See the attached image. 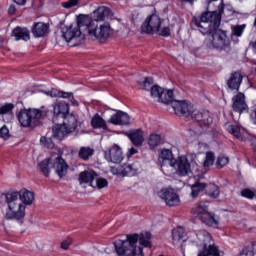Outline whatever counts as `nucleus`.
<instances>
[{"label":"nucleus","instance_id":"57","mask_svg":"<svg viewBox=\"0 0 256 256\" xmlns=\"http://www.w3.org/2000/svg\"><path fill=\"white\" fill-rule=\"evenodd\" d=\"M212 1H217V0H208V5H211Z\"/></svg>","mask_w":256,"mask_h":256},{"label":"nucleus","instance_id":"36","mask_svg":"<svg viewBox=\"0 0 256 256\" xmlns=\"http://www.w3.org/2000/svg\"><path fill=\"white\" fill-rule=\"evenodd\" d=\"M173 90H166L162 88V94L160 96V103H171L173 106Z\"/></svg>","mask_w":256,"mask_h":256},{"label":"nucleus","instance_id":"21","mask_svg":"<svg viewBox=\"0 0 256 256\" xmlns=\"http://www.w3.org/2000/svg\"><path fill=\"white\" fill-rule=\"evenodd\" d=\"M45 95H48V97H60L62 99H69L70 103L74 105V107H79V102L75 100L73 93L71 92H63L57 89H51L46 91Z\"/></svg>","mask_w":256,"mask_h":256},{"label":"nucleus","instance_id":"31","mask_svg":"<svg viewBox=\"0 0 256 256\" xmlns=\"http://www.w3.org/2000/svg\"><path fill=\"white\" fill-rule=\"evenodd\" d=\"M38 169L40 173H43V175H45V177H49L51 169H53V161L51 160V156L41 161L38 164Z\"/></svg>","mask_w":256,"mask_h":256},{"label":"nucleus","instance_id":"13","mask_svg":"<svg viewBox=\"0 0 256 256\" xmlns=\"http://www.w3.org/2000/svg\"><path fill=\"white\" fill-rule=\"evenodd\" d=\"M161 29V18L152 14L148 16L141 26L142 33H147L148 35H155V33H159Z\"/></svg>","mask_w":256,"mask_h":256},{"label":"nucleus","instance_id":"16","mask_svg":"<svg viewBox=\"0 0 256 256\" xmlns=\"http://www.w3.org/2000/svg\"><path fill=\"white\" fill-rule=\"evenodd\" d=\"M51 161L54 173H56L60 179H63V177L67 175V171H69V165H67V162H65L59 154L52 155Z\"/></svg>","mask_w":256,"mask_h":256},{"label":"nucleus","instance_id":"28","mask_svg":"<svg viewBox=\"0 0 256 256\" xmlns=\"http://www.w3.org/2000/svg\"><path fill=\"white\" fill-rule=\"evenodd\" d=\"M127 135L135 147H141L145 141V137H143V132L141 129L132 130L128 132Z\"/></svg>","mask_w":256,"mask_h":256},{"label":"nucleus","instance_id":"41","mask_svg":"<svg viewBox=\"0 0 256 256\" xmlns=\"http://www.w3.org/2000/svg\"><path fill=\"white\" fill-rule=\"evenodd\" d=\"M238 256H255V248L253 244L245 246Z\"/></svg>","mask_w":256,"mask_h":256},{"label":"nucleus","instance_id":"46","mask_svg":"<svg viewBox=\"0 0 256 256\" xmlns=\"http://www.w3.org/2000/svg\"><path fill=\"white\" fill-rule=\"evenodd\" d=\"M79 5V0H68L62 3L64 9H71L72 7H77Z\"/></svg>","mask_w":256,"mask_h":256},{"label":"nucleus","instance_id":"11","mask_svg":"<svg viewBox=\"0 0 256 256\" xmlns=\"http://www.w3.org/2000/svg\"><path fill=\"white\" fill-rule=\"evenodd\" d=\"M82 27L85 28V25L79 23L78 16L76 24H72L63 29L62 37L65 39L66 43H71V47H77V45L85 39L83 32H81Z\"/></svg>","mask_w":256,"mask_h":256},{"label":"nucleus","instance_id":"50","mask_svg":"<svg viewBox=\"0 0 256 256\" xmlns=\"http://www.w3.org/2000/svg\"><path fill=\"white\" fill-rule=\"evenodd\" d=\"M159 35H161V37H169V35H171V29H169V27H164L160 32Z\"/></svg>","mask_w":256,"mask_h":256},{"label":"nucleus","instance_id":"43","mask_svg":"<svg viewBox=\"0 0 256 256\" xmlns=\"http://www.w3.org/2000/svg\"><path fill=\"white\" fill-rule=\"evenodd\" d=\"M228 164H229V157L225 155H221L217 158V161H216L217 169H223V167H225V165H228Z\"/></svg>","mask_w":256,"mask_h":256},{"label":"nucleus","instance_id":"27","mask_svg":"<svg viewBox=\"0 0 256 256\" xmlns=\"http://www.w3.org/2000/svg\"><path fill=\"white\" fill-rule=\"evenodd\" d=\"M12 37H15L16 41H29L31 39L29 29L19 26L13 29Z\"/></svg>","mask_w":256,"mask_h":256},{"label":"nucleus","instance_id":"4","mask_svg":"<svg viewBox=\"0 0 256 256\" xmlns=\"http://www.w3.org/2000/svg\"><path fill=\"white\" fill-rule=\"evenodd\" d=\"M80 25H85L86 33L92 39H97V41H107L113 33V28H111V23L106 22H93L89 15L80 14L79 15Z\"/></svg>","mask_w":256,"mask_h":256},{"label":"nucleus","instance_id":"56","mask_svg":"<svg viewBox=\"0 0 256 256\" xmlns=\"http://www.w3.org/2000/svg\"><path fill=\"white\" fill-rule=\"evenodd\" d=\"M185 1L186 3H193V0H182Z\"/></svg>","mask_w":256,"mask_h":256},{"label":"nucleus","instance_id":"5","mask_svg":"<svg viewBox=\"0 0 256 256\" xmlns=\"http://www.w3.org/2000/svg\"><path fill=\"white\" fill-rule=\"evenodd\" d=\"M5 203L7 208L4 214V219L7 221H18L19 223H23L27 216V207L21 203L17 192L6 194Z\"/></svg>","mask_w":256,"mask_h":256},{"label":"nucleus","instance_id":"35","mask_svg":"<svg viewBox=\"0 0 256 256\" xmlns=\"http://www.w3.org/2000/svg\"><path fill=\"white\" fill-rule=\"evenodd\" d=\"M109 186V182L107 181V179L103 178V177H99L96 174V177L94 178V182H92V188L93 189H105V187Z\"/></svg>","mask_w":256,"mask_h":256},{"label":"nucleus","instance_id":"45","mask_svg":"<svg viewBox=\"0 0 256 256\" xmlns=\"http://www.w3.org/2000/svg\"><path fill=\"white\" fill-rule=\"evenodd\" d=\"M113 253V247H107L104 251L96 250L94 256H111Z\"/></svg>","mask_w":256,"mask_h":256},{"label":"nucleus","instance_id":"24","mask_svg":"<svg viewBox=\"0 0 256 256\" xmlns=\"http://www.w3.org/2000/svg\"><path fill=\"white\" fill-rule=\"evenodd\" d=\"M54 115L58 117H62V119H69V117H73V115H69V104L67 102L61 101L54 105Z\"/></svg>","mask_w":256,"mask_h":256},{"label":"nucleus","instance_id":"3","mask_svg":"<svg viewBox=\"0 0 256 256\" xmlns=\"http://www.w3.org/2000/svg\"><path fill=\"white\" fill-rule=\"evenodd\" d=\"M172 109L174 110L175 115L182 117H189L192 115V119L201 127L202 131L209 129V125L213 123V118L209 111H193V105L187 101L174 100L172 102Z\"/></svg>","mask_w":256,"mask_h":256},{"label":"nucleus","instance_id":"39","mask_svg":"<svg viewBox=\"0 0 256 256\" xmlns=\"http://www.w3.org/2000/svg\"><path fill=\"white\" fill-rule=\"evenodd\" d=\"M150 93H151V97H152V99H154V101H160L161 100V95L163 93V88H161L157 85H154L151 88Z\"/></svg>","mask_w":256,"mask_h":256},{"label":"nucleus","instance_id":"55","mask_svg":"<svg viewBox=\"0 0 256 256\" xmlns=\"http://www.w3.org/2000/svg\"><path fill=\"white\" fill-rule=\"evenodd\" d=\"M251 121L254 123V125H256V111L251 113Z\"/></svg>","mask_w":256,"mask_h":256},{"label":"nucleus","instance_id":"15","mask_svg":"<svg viewBox=\"0 0 256 256\" xmlns=\"http://www.w3.org/2000/svg\"><path fill=\"white\" fill-rule=\"evenodd\" d=\"M158 196L168 207H177L181 203L179 194L172 188H163L158 192Z\"/></svg>","mask_w":256,"mask_h":256},{"label":"nucleus","instance_id":"1","mask_svg":"<svg viewBox=\"0 0 256 256\" xmlns=\"http://www.w3.org/2000/svg\"><path fill=\"white\" fill-rule=\"evenodd\" d=\"M225 5L223 2L218 5V9L212 12H205L199 19L194 17L192 23L199 27L200 33L207 35L205 45L208 49H216V51H228L230 50L231 42L227 37V32L217 29L221 25V15H223V9Z\"/></svg>","mask_w":256,"mask_h":256},{"label":"nucleus","instance_id":"18","mask_svg":"<svg viewBox=\"0 0 256 256\" xmlns=\"http://www.w3.org/2000/svg\"><path fill=\"white\" fill-rule=\"evenodd\" d=\"M106 161L110 163H121L123 161V150L119 145L114 144L108 151L104 152Z\"/></svg>","mask_w":256,"mask_h":256},{"label":"nucleus","instance_id":"20","mask_svg":"<svg viewBox=\"0 0 256 256\" xmlns=\"http://www.w3.org/2000/svg\"><path fill=\"white\" fill-rule=\"evenodd\" d=\"M109 123L112 125H131V116L127 112L117 111L110 117Z\"/></svg>","mask_w":256,"mask_h":256},{"label":"nucleus","instance_id":"38","mask_svg":"<svg viewBox=\"0 0 256 256\" xmlns=\"http://www.w3.org/2000/svg\"><path fill=\"white\" fill-rule=\"evenodd\" d=\"M215 163V153L209 151L206 152V157L203 162L204 169H208V167H211Z\"/></svg>","mask_w":256,"mask_h":256},{"label":"nucleus","instance_id":"30","mask_svg":"<svg viewBox=\"0 0 256 256\" xmlns=\"http://www.w3.org/2000/svg\"><path fill=\"white\" fill-rule=\"evenodd\" d=\"M243 82V76H241L240 73L235 72L231 74L227 85L230 89H235L236 91H239V87H241V83Z\"/></svg>","mask_w":256,"mask_h":256},{"label":"nucleus","instance_id":"22","mask_svg":"<svg viewBox=\"0 0 256 256\" xmlns=\"http://www.w3.org/2000/svg\"><path fill=\"white\" fill-rule=\"evenodd\" d=\"M233 111L236 113H243V111H247L248 106L247 102H245V94L239 92L236 96L233 97Z\"/></svg>","mask_w":256,"mask_h":256},{"label":"nucleus","instance_id":"26","mask_svg":"<svg viewBox=\"0 0 256 256\" xmlns=\"http://www.w3.org/2000/svg\"><path fill=\"white\" fill-rule=\"evenodd\" d=\"M96 175L97 173L93 170L83 171L79 174L78 181L80 185H89L90 187H93Z\"/></svg>","mask_w":256,"mask_h":256},{"label":"nucleus","instance_id":"49","mask_svg":"<svg viewBox=\"0 0 256 256\" xmlns=\"http://www.w3.org/2000/svg\"><path fill=\"white\" fill-rule=\"evenodd\" d=\"M73 243V239L67 238L66 240H63L61 243V249L67 250Z\"/></svg>","mask_w":256,"mask_h":256},{"label":"nucleus","instance_id":"33","mask_svg":"<svg viewBox=\"0 0 256 256\" xmlns=\"http://www.w3.org/2000/svg\"><path fill=\"white\" fill-rule=\"evenodd\" d=\"M93 129H107V122L99 114H95L91 120Z\"/></svg>","mask_w":256,"mask_h":256},{"label":"nucleus","instance_id":"8","mask_svg":"<svg viewBox=\"0 0 256 256\" xmlns=\"http://www.w3.org/2000/svg\"><path fill=\"white\" fill-rule=\"evenodd\" d=\"M191 215L194 219H200L204 225L213 227V229L219 228V216L209 212V203L200 202L191 210Z\"/></svg>","mask_w":256,"mask_h":256},{"label":"nucleus","instance_id":"12","mask_svg":"<svg viewBox=\"0 0 256 256\" xmlns=\"http://www.w3.org/2000/svg\"><path fill=\"white\" fill-rule=\"evenodd\" d=\"M141 169V164L139 162H134L132 164H123L111 167V173L117 175L118 177H134L139 173Z\"/></svg>","mask_w":256,"mask_h":256},{"label":"nucleus","instance_id":"44","mask_svg":"<svg viewBox=\"0 0 256 256\" xmlns=\"http://www.w3.org/2000/svg\"><path fill=\"white\" fill-rule=\"evenodd\" d=\"M245 27V24L232 26V35L234 37H241V35H243V31H245Z\"/></svg>","mask_w":256,"mask_h":256},{"label":"nucleus","instance_id":"29","mask_svg":"<svg viewBox=\"0 0 256 256\" xmlns=\"http://www.w3.org/2000/svg\"><path fill=\"white\" fill-rule=\"evenodd\" d=\"M15 106L13 104H5L0 107V115H2L3 121L5 123H11L13 121V108Z\"/></svg>","mask_w":256,"mask_h":256},{"label":"nucleus","instance_id":"37","mask_svg":"<svg viewBox=\"0 0 256 256\" xmlns=\"http://www.w3.org/2000/svg\"><path fill=\"white\" fill-rule=\"evenodd\" d=\"M160 144H161V135L151 134L148 139V145L150 149H155L156 147H159Z\"/></svg>","mask_w":256,"mask_h":256},{"label":"nucleus","instance_id":"25","mask_svg":"<svg viewBox=\"0 0 256 256\" xmlns=\"http://www.w3.org/2000/svg\"><path fill=\"white\" fill-rule=\"evenodd\" d=\"M49 33V24L45 22H36L32 27V35L39 39L45 37Z\"/></svg>","mask_w":256,"mask_h":256},{"label":"nucleus","instance_id":"52","mask_svg":"<svg viewBox=\"0 0 256 256\" xmlns=\"http://www.w3.org/2000/svg\"><path fill=\"white\" fill-rule=\"evenodd\" d=\"M250 47L253 49V53L256 55V40L250 42Z\"/></svg>","mask_w":256,"mask_h":256},{"label":"nucleus","instance_id":"2","mask_svg":"<svg viewBox=\"0 0 256 256\" xmlns=\"http://www.w3.org/2000/svg\"><path fill=\"white\" fill-rule=\"evenodd\" d=\"M144 247H151V233L129 234L125 240H116L114 249L118 256H145Z\"/></svg>","mask_w":256,"mask_h":256},{"label":"nucleus","instance_id":"54","mask_svg":"<svg viewBox=\"0 0 256 256\" xmlns=\"http://www.w3.org/2000/svg\"><path fill=\"white\" fill-rule=\"evenodd\" d=\"M16 5H25L27 3V0H13Z\"/></svg>","mask_w":256,"mask_h":256},{"label":"nucleus","instance_id":"32","mask_svg":"<svg viewBox=\"0 0 256 256\" xmlns=\"http://www.w3.org/2000/svg\"><path fill=\"white\" fill-rule=\"evenodd\" d=\"M227 131L237 139H243V135H245V132H246L245 128L239 125H228Z\"/></svg>","mask_w":256,"mask_h":256},{"label":"nucleus","instance_id":"10","mask_svg":"<svg viewBox=\"0 0 256 256\" xmlns=\"http://www.w3.org/2000/svg\"><path fill=\"white\" fill-rule=\"evenodd\" d=\"M77 130V118L75 116H69L65 119L63 124H55L52 128V135L54 139L63 141L70 133H75Z\"/></svg>","mask_w":256,"mask_h":256},{"label":"nucleus","instance_id":"34","mask_svg":"<svg viewBox=\"0 0 256 256\" xmlns=\"http://www.w3.org/2000/svg\"><path fill=\"white\" fill-rule=\"evenodd\" d=\"M95 151L91 147H81L78 153V157L83 161H89L90 157H93Z\"/></svg>","mask_w":256,"mask_h":256},{"label":"nucleus","instance_id":"42","mask_svg":"<svg viewBox=\"0 0 256 256\" xmlns=\"http://www.w3.org/2000/svg\"><path fill=\"white\" fill-rule=\"evenodd\" d=\"M140 89H143L144 91H151V88L153 87V78L147 77L145 80L141 83H139Z\"/></svg>","mask_w":256,"mask_h":256},{"label":"nucleus","instance_id":"40","mask_svg":"<svg viewBox=\"0 0 256 256\" xmlns=\"http://www.w3.org/2000/svg\"><path fill=\"white\" fill-rule=\"evenodd\" d=\"M40 144L43 147H46V149H55V143H53V139L52 138H47L45 136H41Z\"/></svg>","mask_w":256,"mask_h":256},{"label":"nucleus","instance_id":"23","mask_svg":"<svg viewBox=\"0 0 256 256\" xmlns=\"http://www.w3.org/2000/svg\"><path fill=\"white\" fill-rule=\"evenodd\" d=\"M187 233L185 232V228L176 227L172 230V243L173 245H180L181 249H183V243H185Z\"/></svg>","mask_w":256,"mask_h":256},{"label":"nucleus","instance_id":"48","mask_svg":"<svg viewBox=\"0 0 256 256\" xmlns=\"http://www.w3.org/2000/svg\"><path fill=\"white\" fill-rule=\"evenodd\" d=\"M0 137H2V139H9V128H7V126H2L0 128Z\"/></svg>","mask_w":256,"mask_h":256},{"label":"nucleus","instance_id":"47","mask_svg":"<svg viewBox=\"0 0 256 256\" xmlns=\"http://www.w3.org/2000/svg\"><path fill=\"white\" fill-rule=\"evenodd\" d=\"M242 197H245L246 199H253L255 197V193L250 189H244L241 191Z\"/></svg>","mask_w":256,"mask_h":256},{"label":"nucleus","instance_id":"17","mask_svg":"<svg viewBox=\"0 0 256 256\" xmlns=\"http://www.w3.org/2000/svg\"><path fill=\"white\" fill-rule=\"evenodd\" d=\"M176 159L177 158L173 157V151L169 149H162L160 151L158 155V163L160 164L163 173H165V167H167V165L173 167Z\"/></svg>","mask_w":256,"mask_h":256},{"label":"nucleus","instance_id":"6","mask_svg":"<svg viewBox=\"0 0 256 256\" xmlns=\"http://www.w3.org/2000/svg\"><path fill=\"white\" fill-rule=\"evenodd\" d=\"M172 169H175L179 177H189V175H201L199 174V164L197 163V155H182L178 156L172 164Z\"/></svg>","mask_w":256,"mask_h":256},{"label":"nucleus","instance_id":"9","mask_svg":"<svg viewBox=\"0 0 256 256\" xmlns=\"http://www.w3.org/2000/svg\"><path fill=\"white\" fill-rule=\"evenodd\" d=\"M43 112L39 109H22L17 113V120L21 127L34 129L41 123Z\"/></svg>","mask_w":256,"mask_h":256},{"label":"nucleus","instance_id":"7","mask_svg":"<svg viewBox=\"0 0 256 256\" xmlns=\"http://www.w3.org/2000/svg\"><path fill=\"white\" fill-rule=\"evenodd\" d=\"M195 182L193 184H189L188 187L190 188V197L192 199H197L203 191H207V195L212 197L213 199H217L219 197V186L215 184H208L205 182V174L195 175L194 176Z\"/></svg>","mask_w":256,"mask_h":256},{"label":"nucleus","instance_id":"19","mask_svg":"<svg viewBox=\"0 0 256 256\" xmlns=\"http://www.w3.org/2000/svg\"><path fill=\"white\" fill-rule=\"evenodd\" d=\"M19 201L26 207H31L35 203V192L22 188L19 192H16Z\"/></svg>","mask_w":256,"mask_h":256},{"label":"nucleus","instance_id":"53","mask_svg":"<svg viewBox=\"0 0 256 256\" xmlns=\"http://www.w3.org/2000/svg\"><path fill=\"white\" fill-rule=\"evenodd\" d=\"M129 156L131 157V155H136V153H138L137 149L135 148H130L128 150Z\"/></svg>","mask_w":256,"mask_h":256},{"label":"nucleus","instance_id":"14","mask_svg":"<svg viewBox=\"0 0 256 256\" xmlns=\"http://www.w3.org/2000/svg\"><path fill=\"white\" fill-rule=\"evenodd\" d=\"M89 17L94 23H105L106 21L109 22L115 19L113 12L107 6H99Z\"/></svg>","mask_w":256,"mask_h":256},{"label":"nucleus","instance_id":"51","mask_svg":"<svg viewBox=\"0 0 256 256\" xmlns=\"http://www.w3.org/2000/svg\"><path fill=\"white\" fill-rule=\"evenodd\" d=\"M8 13L9 15H15V13H17V7H15V5H10L8 8Z\"/></svg>","mask_w":256,"mask_h":256}]
</instances>
